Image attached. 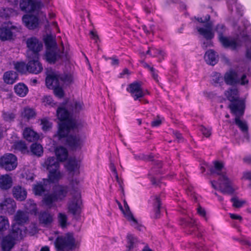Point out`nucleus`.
I'll list each match as a JSON object with an SVG mask.
<instances>
[{"mask_svg": "<svg viewBox=\"0 0 251 251\" xmlns=\"http://www.w3.org/2000/svg\"><path fill=\"white\" fill-rule=\"evenodd\" d=\"M153 209L152 217L154 219H158L160 217V208L162 205L159 196H155L153 197Z\"/></svg>", "mask_w": 251, "mask_h": 251, "instance_id": "nucleus-23", "label": "nucleus"}, {"mask_svg": "<svg viewBox=\"0 0 251 251\" xmlns=\"http://www.w3.org/2000/svg\"><path fill=\"white\" fill-rule=\"evenodd\" d=\"M249 83V80L247 78V76L245 74H243L240 78H239V83L242 85H244Z\"/></svg>", "mask_w": 251, "mask_h": 251, "instance_id": "nucleus-63", "label": "nucleus"}, {"mask_svg": "<svg viewBox=\"0 0 251 251\" xmlns=\"http://www.w3.org/2000/svg\"><path fill=\"white\" fill-rule=\"evenodd\" d=\"M15 220L16 221V223H14V224H18L22 226L23 224L26 223L28 220V217L24 212L22 211H18L15 216Z\"/></svg>", "mask_w": 251, "mask_h": 251, "instance_id": "nucleus-41", "label": "nucleus"}, {"mask_svg": "<svg viewBox=\"0 0 251 251\" xmlns=\"http://www.w3.org/2000/svg\"><path fill=\"white\" fill-rule=\"evenodd\" d=\"M56 49L46 50L45 58L47 62L50 64H54L57 60L61 58L60 55L57 52Z\"/></svg>", "mask_w": 251, "mask_h": 251, "instance_id": "nucleus-21", "label": "nucleus"}, {"mask_svg": "<svg viewBox=\"0 0 251 251\" xmlns=\"http://www.w3.org/2000/svg\"><path fill=\"white\" fill-rule=\"evenodd\" d=\"M33 191L35 195L42 196L46 191L44 184L40 182L35 185L33 187Z\"/></svg>", "mask_w": 251, "mask_h": 251, "instance_id": "nucleus-47", "label": "nucleus"}, {"mask_svg": "<svg viewBox=\"0 0 251 251\" xmlns=\"http://www.w3.org/2000/svg\"><path fill=\"white\" fill-rule=\"evenodd\" d=\"M199 130L201 132L202 134L204 136H205L206 137H208L211 135V128H207L203 126H200Z\"/></svg>", "mask_w": 251, "mask_h": 251, "instance_id": "nucleus-58", "label": "nucleus"}, {"mask_svg": "<svg viewBox=\"0 0 251 251\" xmlns=\"http://www.w3.org/2000/svg\"><path fill=\"white\" fill-rule=\"evenodd\" d=\"M124 204L126 210H125V213L123 214H124L125 217L129 221H132L133 222L137 223V220L134 217L126 200L124 201Z\"/></svg>", "mask_w": 251, "mask_h": 251, "instance_id": "nucleus-44", "label": "nucleus"}, {"mask_svg": "<svg viewBox=\"0 0 251 251\" xmlns=\"http://www.w3.org/2000/svg\"><path fill=\"white\" fill-rule=\"evenodd\" d=\"M43 100V102H44L46 104H48L51 106L54 104L52 98L50 96H44Z\"/></svg>", "mask_w": 251, "mask_h": 251, "instance_id": "nucleus-59", "label": "nucleus"}, {"mask_svg": "<svg viewBox=\"0 0 251 251\" xmlns=\"http://www.w3.org/2000/svg\"><path fill=\"white\" fill-rule=\"evenodd\" d=\"M231 202H232V206L235 208H240L243 206L245 203L244 201L239 200L237 197H233L230 199Z\"/></svg>", "mask_w": 251, "mask_h": 251, "instance_id": "nucleus-53", "label": "nucleus"}, {"mask_svg": "<svg viewBox=\"0 0 251 251\" xmlns=\"http://www.w3.org/2000/svg\"><path fill=\"white\" fill-rule=\"evenodd\" d=\"M76 128V124L73 120L61 122L58 124V130L56 133L54 134V137L57 138L59 140L65 138L66 139L67 137L70 135L69 133L71 131Z\"/></svg>", "mask_w": 251, "mask_h": 251, "instance_id": "nucleus-6", "label": "nucleus"}, {"mask_svg": "<svg viewBox=\"0 0 251 251\" xmlns=\"http://www.w3.org/2000/svg\"><path fill=\"white\" fill-rule=\"evenodd\" d=\"M46 84L49 88L61 85L59 73L56 72H51L48 74L46 78Z\"/></svg>", "mask_w": 251, "mask_h": 251, "instance_id": "nucleus-17", "label": "nucleus"}, {"mask_svg": "<svg viewBox=\"0 0 251 251\" xmlns=\"http://www.w3.org/2000/svg\"><path fill=\"white\" fill-rule=\"evenodd\" d=\"M12 194L14 198L17 201H23L27 197L26 190L21 186H14L12 189Z\"/></svg>", "mask_w": 251, "mask_h": 251, "instance_id": "nucleus-22", "label": "nucleus"}, {"mask_svg": "<svg viewBox=\"0 0 251 251\" xmlns=\"http://www.w3.org/2000/svg\"><path fill=\"white\" fill-rule=\"evenodd\" d=\"M82 201L80 192L75 191V193L73 196V199L68 204V210L73 215L80 213V204Z\"/></svg>", "mask_w": 251, "mask_h": 251, "instance_id": "nucleus-13", "label": "nucleus"}, {"mask_svg": "<svg viewBox=\"0 0 251 251\" xmlns=\"http://www.w3.org/2000/svg\"><path fill=\"white\" fill-rule=\"evenodd\" d=\"M213 164L214 167H211L209 171L211 175L216 174L220 176L219 187L222 193L229 195L233 194L234 190L231 186L230 181L226 176V173L222 171L224 167L223 163L219 161H215Z\"/></svg>", "mask_w": 251, "mask_h": 251, "instance_id": "nucleus-1", "label": "nucleus"}, {"mask_svg": "<svg viewBox=\"0 0 251 251\" xmlns=\"http://www.w3.org/2000/svg\"><path fill=\"white\" fill-rule=\"evenodd\" d=\"M59 77L61 84L63 83L69 84L71 83L73 81L72 76L69 74L59 73Z\"/></svg>", "mask_w": 251, "mask_h": 251, "instance_id": "nucleus-48", "label": "nucleus"}, {"mask_svg": "<svg viewBox=\"0 0 251 251\" xmlns=\"http://www.w3.org/2000/svg\"><path fill=\"white\" fill-rule=\"evenodd\" d=\"M210 15L206 14L204 19L201 17L195 16L194 19L198 23L204 24L205 28L196 26V29L200 34L203 36L206 40H211L214 37V33L212 31L213 23L210 21Z\"/></svg>", "mask_w": 251, "mask_h": 251, "instance_id": "nucleus-4", "label": "nucleus"}, {"mask_svg": "<svg viewBox=\"0 0 251 251\" xmlns=\"http://www.w3.org/2000/svg\"><path fill=\"white\" fill-rule=\"evenodd\" d=\"M137 239L132 234H127L126 236V251H131L136 247Z\"/></svg>", "mask_w": 251, "mask_h": 251, "instance_id": "nucleus-36", "label": "nucleus"}, {"mask_svg": "<svg viewBox=\"0 0 251 251\" xmlns=\"http://www.w3.org/2000/svg\"><path fill=\"white\" fill-rule=\"evenodd\" d=\"M196 248L198 250L208 251L207 247L202 243H199L197 244L196 245Z\"/></svg>", "mask_w": 251, "mask_h": 251, "instance_id": "nucleus-64", "label": "nucleus"}, {"mask_svg": "<svg viewBox=\"0 0 251 251\" xmlns=\"http://www.w3.org/2000/svg\"><path fill=\"white\" fill-rule=\"evenodd\" d=\"M17 166V157L12 153H6L0 158V167L6 171L14 170Z\"/></svg>", "mask_w": 251, "mask_h": 251, "instance_id": "nucleus-10", "label": "nucleus"}, {"mask_svg": "<svg viewBox=\"0 0 251 251\" xmlns=\"http://www.w3.org/2000/svg\"><path fill=\"white\" fill-rule=\"evenodd\" d=\"M15 69L22 74H25L27 71V63L24 62H17L14 66Z\"/></svg>", "mask_w": 251, "mask_h": 251, "instance_id": "nucleus-46", "label": "nucleus"}, {"mask_svg": "<svg viewBox=\"0 0 251 251\" xmlns=\"http://www.w3.org/2000/svg\"><path fill=\"white\" fill-rule=\"evenodd\" d=\"M9 225L7 218L0 216V231H4L9 227Z\"/></svg>", "mask_w": 251, "mask_h": 251, "instance_id": "nucleus-51", "label": "nucleus"}, {"mask_svg": "<svg viewBox=\"0 0 251 251\" xmlns=\"http://www.w3.org/2000/svg\"><path fill=\"white\" fill-rule=\"evenodd\" d=\"M18 31V27L12 23L4 22L0 27V40L2 41L10 40L13 39L14 32Z\"/></svg>", "mask_w": 251, "mask_h": 251, "instance_id": "nucleus-8", "label": "nucleus"}, {"mask_svg": "<svg viewBox=\"0 0 251 251\" xmlns=\"http://www.w3.org/2000/svg\"><path fill=\"white\" fill-rule=\"evenodd\" d=\"M26 44L28 49L34 53H38L43 48L42 43L35 37L27 38Z\"/></svg>", "mask_w": 251, "mask_h": 251, "instance_id": "nucleus-16", "label": "nucleus"}, {"mask_svg": "<svg viewBox=\"0 0 251 251\" xmlns=\"http://www.w3.org/2000/svg\"><path fill=\"white\" fill-rule=\"evenodd\" d=\"M197 213L199 215L204 218L206 221L207 220V218L206 217V213L204 208H202L201 206H199L197 208Z\"/></svg>", "mask_w": 251, "mask_h": 251, "instance_id": "nucleus-60", "label": "nucleus"}, {"mask_svg": "<svg viewBox=\"0 0 251 251\" xmlns=\"http://www.w3.org/2000/svg\"><path fill=\"white\" fill-rule=\"evenodd\" d=\"M56 115L58 119L62 122L70 120V113L65 107H59L56 110Z\"/></svg>", "mask_w": 251, "mask_h": 251, "instance_id": "nucleus-31", "label": "nucleus"}, {"mask_svg": "<svg viewBox=\"0 0 251 251\" xmlns=\"http://www.w3.org/2000/svg\"><path fill=\"white\" fill-rule=\"evenodd\" d=\"M19 5L22 11L37 14L43 7V4L40 0H21Z\"/></svg>", "mask_w": 251, "mask_h": 251, "instance_id": "nucleus-7", "label": "nucleus"}, {"mask_svg": "<svg viewBox=\"0 0 251 251\" xmlns=\"http://www.w3.org/2000/svg\"><path fill=\"white\" fill-rule=\"evenodd\" d=\"M65 144L73 151L81 149L83 141L79 134H70L66 139Z\"/></svg>", "mask_w": 251, "mask_h": 251, "instance_id": "nucleus-12", "label": "nucleus"}, {"mask_svg": "<svg viewBox=\"0 0 251 251\" xmlns=\"http://www.w3.org/2000/svg\"><path fill=\"white\" fill-rule=\"evenodd\" d=\"M68 190L67 186L58 185L56 186L52 192L58 201H62L67 196Z\"/></svg>", "mask_w": 251, "mask_h": 251, "instance_id": "nucleus-26", "label": "nucleus"}, {"mask_svg": "<svg viewBox=\"0 0 251 251\" xmlns=\"http://www.w3.org/2000/svg\"><path fill=\"white\" fill-rule=\"evenodd\" d=\"M173 134L177 140L178 142H182L183 141V138L182 136V134L179 131L176 130L174 131Z\"/></svg>", "mask_w": 251, "mask_h": 251, "instance_id": "nucleus-62", "label": "nucleus"}, {"mask_svg": "<svg viewBox=\"0 0 251 251\" xmlns=\"http://www.w3.org/2000/svg\"><path fill=\"white\" fill-rule=\"evenodd\" d=\"M51 89H53L54 95L59 98H62L64 96V92L62 87L60 85L53 87Z\"/></svg>", "mask_w": 251, "mask_h": 251, "instance_id": "nucleus-52", "label": "nucleus"}, {"mask_svg": "<svg viewBox=\"0 0 251 251\" xmlns=\"http://www.w3.org/2000/svg\"><path fill=\"white\" fill-rule=\"evenodd\" d=\"M16 240L11 235L4 237L1 242V248L3 251H10L15 245Z\"/></svg>", "mask_w": 251, "mask_h": 251, "instance_id": "nucleus-24", "label": "nucleus"}, {"mask_svg": "<svg viewBox=\"0 0 251 251\" xmlns=\"http://www.w3.org/2000/svg\"><path fill=\"white\" fill-rule=\"evenodd\" d=\"M226 30V26L222 24H218L217 25L215 28V31L218 33L219 36V40L222 37H224V34Z\"/></svg>", "mask_w": 251, "mask_h": 251, "instance_id": "nucleus-50", "label": "nucleus"}, {"mask_svg": "<svg viewBox=\"0 0 251 251\" xmlns=\"http://www.w3.org/2000/svg\"><path fill=\"white\" fill-rule=\"evenodd\" d=\"M59 166V161L54 156L48 157L45 161L44 167L49 171L48 178L50 182L55 183L60 179Z\"/></svg>", "mask_w": 251, "mask_h": 251, "instance_id": "nucleus-2", "label": "nucleus"}, {"mask_svg": "<svg viewBox=\"0 0 251 251\" xmlns=\"http://www.w3.org/2000/svg\"><path fill=\"white\" fill-rule=\"evenodd\" d=\"M16 208V203L11 198H6L0 203V210L2 213L13 214Z\"/></svg>", "mask_w": 251, "mask_h": 251, "instance_id": "nucleus-15", "label": "nucleus"}, {"mask_svg": "<svg viewBox=\"0 0 251 251\" xmlns=\"http://www.w3.org/2000/svg\"><path fill=\"white\" fill-rule=\"evenodd\" d=\"M179 224L184 228L187 234L195 235L198 237L201 236V233L197 232L198 227L196 221L193 219L181 218L179 220Z\"/></svg>", "mask_w": 251, "mask_h": 251, "instance_id": "nucleus-9", "label": "nucleus"}, {"mask_svg": "<svg viewBox=\"0 0 251 251\" xmlns=\"http://www.w3.org/2000/svg\"><path fill=\"white\" fill-rule=\"evenodd\" d=\"M43 70L42 64L37 59H32L27 63V72L31 74H38Z\"/></svg>", "mask_w": 251, "mask_h": 251, "instance_id": "nucleus-18", "label": "nucleus"}, {"mask_svg": "<svg viewBox=\"0 0 251 251\" xmlns=\"http://www.w3.org/2000/svg\"><path fill=\"white\" fill-rule=\"evenodd\" d=\"M225 95L227 99L231 102V103H238V104L241 103L240 107H244L243 104L238 100V90L237 88H229L226 91Z\"/></svg>", "mask_w": 251, "mask_h": 251, "instance_id": "nucleus-19", "label": "nucleus"}, {"mask_svg": "<svg viewBox=\"0 0 251 251\" xmlns=\"http://www.w3.org/2000/svg\"><path fill=\"white\" fill-rule=\"evenodd\" d=\"M22 21L25 25L30 30L36 29L39 24V18L37 15L25 14L23 16Z\"/></svg>", "mask_w": 251, "mask_h": 251, "instance_id": "nucleus-14", "label": "nucleus"}, {"mask_svg": "<svg viewBox=\"0 0 251 251\" xmlns=\"http://www.w3.org/2000/svg\"><path fill=\"white\" fill-rule=\"evenodd\" d=\"M12 185V178L8 175L0 177V188L2 190H7Z\"/></svg>", "mask_w": 251, "mask_h": 251, "instance_id": "nucleus-32", "label": "nucleus"}, {"mask_svg": "<svg viewBox=\"0 0 251 251\" xmlns=\"http://www.w3.org/2000/svg\"><path fill=\"white\" fill-rule=\"evenodd\" d=\"M153 6L151 0H145L144 8L147 13H150L153 10Z\"/></svg>", "mask_w": 251, "mask_h": 251, "instance_id": "nucleus-55", "label": "nucleus"}, {"mask_svg": "<svg viewBox=\"0 0 251 251\" xmlns=\"http://www.w3.org/2000/svg\"><path fill=\"white\" fill-rule=\"evenodd\" d=\"M126 91L130 94L134 100H140V99L144 97L141 81H135L129 84Z\"/></svg>", "mask_w": 251, "mask_h": 251, "instance_id": "nucleus-11", "label": "nucleus"}, {"mask_svg": "<svg viewBox=\"0 0 251 251\" xmlns=\"http://www.w3.org/2000/svg\"><path fill=\"white\" fill-rule=\"evenodd\" d=\"M57 201L56 197L53 193L45 195L43 199V203L50 208L52 207L53 203Z\"/></svg>", "mask_w": 251, "mask_h": 251, "instance_id": "nucleus-38", "label": "nucleus"}, {"mask_svg": "<svg viewBox=\"0 0 251 251\" xmlns=\"http://www.w3.org/2000/svg\"><path fill=\"white\" fill-rule=\"evenodd\" d=\"M52 216L48 212L46 211L40 212L39 215V221L40 224L48 225L52 223Z\"/></svg>", "mask_w": 251, "mask_h": 251, "instance_id": "nucleus-33", "label": "nucleus"}, {"mask_svg": "<svg viewBox=\"0 0 251 251\" xmlns=\"http://www.w3.org/2000/svg\"><path fill=\"white\" fill-rule=\"evenodd\" d=\"M222 46L226 49H231L232 50H236L239 46L238 43L234 38H230L227 37H222L219 40Z\"/></svg>", "mask_w": 251, "mask_h": 251, "instance_id": "nucleus-20", "label": "nucleus"}, {"mask_svg": "<svg viewBox=\"0 0 251 251\" xmlns=\"http://www.w3.org/2000/svg\"><path fill=\"white\" fill-rule=\"evenodd\" d=\"M225 81L226 84L234 85L239 83V78L236 72L231 71L225 75Z\"/></svg>", "mask_w": 251, "mask_h": 251, "instance_id": "nucleus-28", "label": "nucleus"}, {"mask_svg": "<svg viewBox=\"0 0 251 251\" xmlns=\"http://www.w3.org/2000/svg\"><path fill=\"white\" fill-rule=\"evenodd\" d=\"M241 103H230L228 108L230 110L231 113L235 116L234 124L240 128L243 132H248V126L246 122L241 120L240 118L244 113V108L240 107Z\"/></svg>", "mask_w": 251, "mask_h": 251, "instance_id": "nucleus-5", "label": "nucleus"}, {"mask_svg": "<svg viewBox=\"0 0 251 251\" xmlns=\"http://www.w3.org/2000/svg\"><path fill=\"white\" fill-rule=\"evenodd\" d=\"M24 138L29 142H35L39 139V134L30 127H26L23 131Z\"/></svg>", "mask_w": 251, "mask_h": 251, "instance_id": "nucleus-25", "label": "nucleus"}, {"mask_svg": "<svg viewBox=\"0 0 251 251\" xmlns=\"http://www.w3.org/2000/svg\"><path fill=\"white\" fill-rule=\"evenodd\" d=\"M77 167V162L75 160H71L67 164V169L71 172L75 171Z\"/></svg>", "mask_w": 251, "mask_h": 251, "instance_id": "nucleus-57", "label": "nucleus"}, {"mask_svg": "<svg viewBox=\"0 0 251 251\" xmlns=\"http://www.w3.org/2000/svg\"><path fill=\"white\" fill-rule=\"evenodd\" d=\"M56 251H69L75 247V240L72 233L58 236L54 241Z\"/></svg>", "mask_w": 251, "mask_h": 251, "instance_id": "nucleus-3", "label": "nucleus"}, {"mask_svg": "<svg viewBox=\"0 0 251 251\" xmlns=\"http://www.w3.org/2000/svg\"><path fill=\"white\" fill-rule=\"evenodd\" d=\"M22 226L18 224H12L11 235L15 240L22 239L23 238V231L20 226Z\"/></svg>", "mask_w": 251, "mask_h": 251, "instance_id": "nucleus-35", "label": "nucleus"}, {"mask_svg": "<svg viewBox=\"0 0 251 251\" xmlns=\"http://www.w3.org/2000/svg\"><path fill=\"white\" fill-rule=\"evenodd\" d=\"M15 93L20 97H25L28 93L27 87L23 83H19L14 86Z\"/></svg>", "mask_w": 251, "mask_h": 251, "instance_id": "nucleus-39", "label": "nucleus"}, {"mask_svg": "<svg viewBox=\"0 0 251 251\" xmlns=\"http://www.w3.org/2000/svg\"><path fill=\"white\" fill-rule=\"evenodd\" d=\"M18 78V74L13 71H6L3 75V81L7 84H13Z\"/></svg>", "mask_w": 251, "mask_h": 251, "instance_id": "nucleus-27", "label": "nucleus"}, {"mask_svg": "<svg viewBox=\"0 0 251 251\" xmlns=\"http://www.w3.org/2000/svg\"><path fill=\"white\" fill-rule=\"evenodd\" d=\"M30 151L32 154L39 157L43 155V148L41 144L34 143L30 146Z\"/></svg>", "mask_w": 251, "mask_h": 251, "instance_id": "nucleus-40", "label": "nucleus"}, {"mask_svg": "<svg viewBox=\"0 0 251 251\" xmlns=\"http://www.w3.org/2000/svg\"><path fill=\"white\" fill-rule=\"evenodd\" d=\"M151 50L153 52V56L160 55L162 57L161 60L164 59V56L165 53L162 50L156 49L155 48H151Z\"/></svg>", "mask_w": 251, "mask_h": 251, "instance_id": "nucleus-61", "label": "nucleus"}, {"mask_svg": "<svg viewBox=\"0 0 251 251\" xmlns=\"http://www.w3.org/2000/svg\"><path fill=\"white\" fill-rule=\"evenodd\" d=\"M14 148L15 150L20 151L22 153L27 152V147L25 141L20 140L14 143Z\"/></svg>", "mask_w": 251, "mask_h": 251, "instance_id": "nucleus-43", "label": "nucleus"}, {"mask_svg": "<svg viewBox=\"0 0 251 251\" xmlns=\"http://www.w3.org/2000/svg\"><path fill=\"white\" fill-rule=\"evenodd\" d=\"M55 154L56 156V159L59 162L65 161L68 157V152L67 150L62 146L57 147L55 149Z\"/></svg>", "mask_w": 251, "mask_h": 251, "instance_id": "nucleus-29", "label": "nucleus"}, {"mask_svg": "<svg viewBox=\"0 0 251 251\" xmlns=\"http://www.w3.org/2000/svg\"><path fill=\"white\" fill-rule=\"evenodd\" d=\"M58 221L62 227H66L67 221V217L65 214L61 213H59Z\"/></svg>", "mask_w": 251, "mask_h": 251, "instance_id": "nucleus-56", "label": "nucleus"}, {"mask_svg": "<svg viewBox=\"0 0 251 251\" xmlns=\"http://www.w3.org/2000/svg\"><path fill=\"white\" fill-rule=\"evenodd\" d=\"M2 117L5 122L11 123L14 121L16 116L15 114L12 112L3 111Z\"/></svg>", "mask_w": 251, "mask_h": 251, "instance_id": "nucleus-49", "label": "nucleus"}, {"mask_svg": "<svg viewBox=\"0 0 251 251\" xmlns=\"http://www.w3.org/2000/svg\"><path fill=\"white\" fill-rule=\"evenodd\" d=\"M41 125L42 126V129L44 132L50 131L52 127V123L47 118L41 120Z\"/></svg>", "mask_w": 251, "mask_h": 251, "instance_id": "nucleus-45", "label": "nucleus"}, {"mask_svg": "<svg viewBox=\"0 0 251 251\" xmlns=\"http://www.w3.org/2000/svg\"><path fill=\"white\" fill-rule=\"evenodd\" d=\"M46 50L57 49V43L55 39L51 35H47L44 38Z\"/></svg>", "mask_w": 251, "mask_h": 251, "instance_id": "nucleus-34", "label": "nucleus"}, {"mask_svg": "<svg viewBox=\"0 0 251 251\" xmlns=\"http://www.w3.org/2000/svg\"><path fill=\"white\" fill-rule=\"evenodd\" d=\"M71 106L72 107L73 111L75 113H78L83 109V103L80 101H75Z\"/></svg>", "mask_w": 251, "mask_h": 251, "instance_id": "nucleus-54", "label": "nucleus"}, {"mask_svg": "<svg viewBox=\"0 0 251 251\" xmlns=\"http://www.w3.org/2000/svg\"><path fill=\"white\" fill-rule=\"evenodd\" d=\"M17 10L9 7H1L0 8V17L7 19L11 16L17 15Z\"/></svg>", "mask_w": 251, "mask_h": 251, "instance_id": "nucleus-37", "label": "nucleus"}, {"mask_svg": "<svg viewBox=\"0 0 251 251\" xmlns=\"http://www.w3.org/2000/svg\"><path fill=\"white\" fill-rule=\"evenodd\" d=\"M36 113L35 111L30 108L25 107L21 113V116L23 118L27 120L35 117Z\"/></svg>", "mask_w": 251, "mask_h": 251, "instance_id": "nucleus-42", "label": "nucleus"}, {"mask_svg": "<svg viewBox=\"0 0 251 251\" xmlns=\"http://www.w3.org/2000/svg\"><path fill=\"white\" fill-rule=\"evenodd\" d=\"M204 59L208 64L214 66L217 63L218 59L215 52L212 50H207L204 55Z\"/></svg>", "mask_w": 251, "mask_h": 251, "instance_id": "nucleus-30", "label": "nucleus"}]
</instances>
